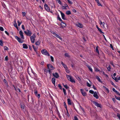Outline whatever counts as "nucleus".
Wrapping results in <instances>:
<instances>
[{
	"label": "nucleus",
	"instance_id": "nucleus-24",
	"mask_svg": "<svg viewBox=\"0 0 120 120\" xmlns=\"http://www.w3.org/2000/svg\"><path fill=\"white\" fill-rule=\"evenodd\" d=\"M96 27L97 28V29H98V30L100 32V33H103V32H102L101 30L98 27V26L97 25H96Z\"/></svg>",
	"mask_w": 120,
	"mask_h": 120
},
{
	"label": "nucleus",
	"instance_id": "nucleus-40",
	"mask_svg": "<svg viewBox=\"0 0 120 120\" xmlns=\"http://www.w3.org/2000/svg\"><path fill=\"white\" fill-rule=\"evenodd\" d=\"M80 109L83 111V112H84V109L80 106Z\"/></svg>",
	"mask_w": 120,
	"mask_h": 120
},
{
	"label": "nucleus",
	"instance_id": "nucleus-4",
	"mask_svg": "<svg viewBox=\"0 0 120 120\" xmlns=\"http://www.w3.org/2000/svg\"><path fill=\"white\" fill-rule=\"evenodd\" d=\"M24 32L27 35L29 36H30L32 34L31 32L28 29L26 31H24Z\"/></svg>",
	"mask_w": 120,
	"mask_h": 120
},
{
	"label": "nucleus",
	"instance_id": "nucleus-17",
	"mask_svg": "<svg viewBox=\"0 0 120 120\" xmlns=\"http://www.w3.org/2000/svg\"><path fill=\"white\" fill-rule=\"evenodd\" d=\"M68 104L69 105H71L73 103L71 101V100L69 99H67Z\"/></svg>",
	"mask_w": 120,
	"mask_h": 120
},
{
	"label": "nucleus",
	"instance_id": "nucleus-54",
	"mask_svg": "<svg viewBox=\"0 0 120 120\" xmlns=\"http://www.w3.org/2000/svg\"><path fill=\"white\" fill-rule=\"evenodd\" d=\"M22 29L24 30H25V27L23 25H22Z\"/></svg>",
	"mask_w": 120,
	"mask_h": 120
},
{
	"label": "nucleus",
	"instance_id": "nucleus-22",
	"mask_svg": "<svg viewBox=\"0 0 120 120\" xmlns=\"http://www.w3.org/2000/svg\"><path fill=\"white\" fill-rule=\"evenodd\" d=\"M61 27L63 28L65 27L66 26V24L64 22H62L61 24Z\"/></svg>",
	"mask_w": 120,
	"mask_h": 120
},
{
	"label": "nucleus",
	"instance_id": "nucleus-3",
	"mask_svg": "<svg viewBox=\"0 0 120 120\" xmlns=\"http://www.w3.org/2000/svg\"><path fill=\"white\" fill-rule=\"evenodd\" d=\"M41 52L43 54L48 56H50L48 52L47 51L46 49H43L41 51Z\"/></svg>",
	"mask_w": 120,
	"mask_h": 120
},
{
	"label": "nucleus",
	"instance_id": "nucleus-28",
	"mask_svg": "<svg viewBox=\"0 0 120 120\" xmlns=\"http://www.w3.org/2000/svg\"><path fill=\"white\" fill-rule=\"evenodd\" d=\"M66 13L68 15H69L71 14V13L70 11H66Z\"/></svg>",
	"mask_w": 120,
	"mask_h": 120
},
{
	"label": "nucleus",
	"instance_id": "nucleus-50",
	"mask_svg": "<svg viewBox=\"0 0 120 120\" xmlns=\"http://www.w3.org/2000/svg\"><path fill=\"white\" fill-rule=\"evenodd\" d=\"M0 30L1 31H3L4 29L2 27L0 26Z\"/></svg>",
	"mask_w": 120,
	"mask_h": 120
},
{
	"label": "nucleus",
	"instance_id": "nucleus-57",
	"mask_svg": "<svg viewBox=\"0 0 120 120\" xmlns=\"http://www.w3.org/2000/svg\"><path fill=\"white\" fill-rule=\"evenodd\" d=\"M67 112L66 114V115H67V116H68L69 117V114L68 112L67 109Z\"/></svg>",
	"mask_w": 120,
	"mask_h": 120
},
{
	"label": "nucleus",
	"instance_id": "nucleus-37",
	"mask_svg": "<svg viewBox=\"0 0 120 120\" xmlns=\"http://www.w3.org/2000/svg\"><path fill=\"white\" fill-rule=\"evenodd\" d=\"M114 92H115L117 94L120 96V94L118 92L117 90H113Z\"/></svg>",
	"mask_w": 120,
	"mask_h": 120
},
{
	"label": "nucleus",
	"instance_id": "nucleus-59",
	"mask_svg": "<svg viewBox=\"0 0 120 120\" xmlns=\"http://www.w3.org/2000/svg\"><path fill=\"white\" fill-rule=\"evenodd\" d=\"M74 120H78V118H77V117L75 116L74 117Z\"/></svg>",
	"mask_w": 120,
	"mask_h": 120
},
{
	"label": "nucleus",
	"instance_id": "nucleus-27",
	"mask_svg": "<svg viewBox=\"0 0 120 120\" xmlns=\"http://www.w3.org/2000/svg\"><path fill=\"white\" fill-rule=\"evenodd\" d=\"M96 77L99 82H101V80L100 78L98 76H96Z\"/></svg>",
	"mask_w": 120,
	"mask_h": 120
},
{
	"label": "nucleus",
	"instance_id": "nucleus-42",
	"mask_svg": "<svg viewBox=\"0 0 120 120\" xmlns=\"http://www.w3.org/2000/svg\"><path fill=\"white\" fill-rule=\"evenodd\" d=\"M115 97L116 99L119 100H120V97H117L116 96H115Z\"/></svg>",
	"mask_w": 120,
	"mask_h": 120
},
{
	"label": "nucleus",
	"instance_id": "nucleus-51",
	"mask_svg": "<svg viewBox=\"0 0 120 120\" xmlns=\"http://www.w3.org/2000/svg\"><path fill=\"white\" fill-rule=\"evenodd\" d=\"M103 87L104 88V89H105L106 90H108V89L105 86H103Z\"/></svg>",
	"mask_w": 120,
	"mask_h": 120
},
{
	"label": "nucleus",
	"instance_id": "nucleus-64",
	"mask_svg": "<svg viewBox=\"0 0 120 120\" xmlns=\"http://www.w3.org/2000/svg\"><path fill=\"white\" fill-rule=\"evenodd\" d=\"M72 11L73 12L75 13L76 12V10L75 9H73L72 10Z\"/></svg>",
	"mask_w": 120,
	"mask_h": 120
},
{
	"label": "nucleus",
	"instance_id": "nucleus-35",
	"mask_svg": "<svg viewBox=\"0 0 120 120\" xmlns=\"http://www.w3.org/2000/svg\"><path fill=\"white\" fill-rule=\"evenodd\" d=\"M3 81L5 83V84L7 86L8 83L6 80L5 79H4L3 80Z\"/></svg>",
	"mask_w": 120,
	"mask_h": 120
},
{
	"label": "nucleus",
	"instance_id": "nucleus-32",
	"mask_svg": "<svg viewBox=\"0 0 120 120\" xmlns=\"http://www.w3.org/2000/svg\"><path fill=\"white\" fill-rule=\"evenodd\" d=\"M68 3L70 4H72V2L71 0H67Z\"/></svg>",
	"mask_w": 120,
	"mask_h": 120
},
{
	"label": "nucleus",
	"instance_id": "nucleus-26",
	"mask_svg": "<svg viewBox=\"0 0 120 120\" xmlns=\"http://www.w3.org/2000/svg\"><path fill=\"white\" fill-rule=\"evenodd\" d=\"M40 41L38 40L35 43V44L37 45H40Z\"/></svg>",
	"mask_w": 120,
	"mask_h": 120
},
{
	"label": "nucleus",
	"instance_id": "nucleus-9",
	"mask_svg": "<svg viewBox=\"0 0 120 120\" xmlns=\"http://www.w3.org/2000/svg\"><path fill=\"white\" fill-rule=\"evenodd\" d=\"M45 8V10L48 12L50 11V8H49L48 5L46 4H45L44 5Z\"/></svg>",
	"mask_w": 120,
	"mask_h": 120
},
{
	"label": "nucleus",
	"instance_id": "nucleus-16",
	"mask_svg": "<svg viewBox=\"0 0 120 120\" xmlns=\"http://www.w3.org/2000/svg\"><path fill=\"white\" fill-rule=\"evenodd\" d=\"M32 74H33V75H34V77H33V78H34V79L37 80V75L34 72H32Z\"/></svg>",
	"mask_w": 120,
	"mask_h": 120
},
{
	"label": "nucleus",
	"instance_id": "nucleus-39",
	"mask_svg": "<svg viewBox=\"0 0 120 120\" xmlns=\"http://www.w3.org/2000/svg\"><path fill=\"white\" fill-rule=\"evenodd\" d=\"M17 23H18V25L19 26L21 23V22H20L19 21V20L17 21Z\"/></svg>",
	"mask_w": 120,
	"mask_h": 120
},
{
	"label": "nucleus",
	"instance_id": "nucleus-44",
	"mask_svg": "<svg viewBox=\"0 0 120 120\" xmlns=\"http://www.w3.org/2000/svg\"><path fill=\"white\" fill-rule=\"evenodd\" d=\"M111 67L110 66H109L107 68V69L108 71H110V70L111 69Z\"/></svg>",
	"mask_w": 120,
	"mask_h": 120
},
{
	"label": "nucleus",
	"instance_id": "nucleus-49",
	"mask_svg": "<svg viewBox=\"0 0 120 120\" xmlns=\"http://www.w3.org/2000/svg\"><path fill=\"white\" fill-rule=\"evenodd\" d=\"M86 85L88 87H90L91 86V85L88 82H87L86 83Z\"/></svg>",
	"mask_w": 120,
	"mask_h": 120
},
{
	"label": "nucleus",
	"instance_id": "nucleus-29",
	"mask_svg": "<svg viewBox=\"0 0 120 120\" xmlns=\"http://www.w3.org/2000/svg\"><path fill=\"white\" fill-rule=\"evenodd\" d=\"M64 87L66 88V89H68L69 88L68 86L66 84L64 85L63 83V84Z\"/></svg>",
	"mask_w": 120,
	"mask_h": 120
},
{
	"label": "nucleus",
	"instance_id": "nucleus-6",
	"mask_svg": "<svg viewBox=\"0 0 120 120\" xmlns=\"http://www.w3.org/2000/svg\"><path fill=\"white\" fill-rule=\"evenodd\" d=\"M93 103L94 104L96 105L97 107H100L101 108L102 107V105H101L100 104L98 103L97 102L95 101H93Z\"/></svg>",
	"mask_w": 120,
	"mask_h": 120
},
{
	"label": "nucleus",
	"instance_id": "nucleus-31",
	"mask_svg": "<svg viewBox=\"0 0 120 120\" xmlns=\"http://www.w3.org/2000/svg\"><path fill=\"white\" fill-rule=\"evenodd\" d=\"M56 1L59 4H60V5H62V3L61 1L60 0H56Z\"/></svg>",
	"mask_w": 120,
	"mask_h": 120
},
{
	"label": "nucleus",
	"instance_id": "nucleus-7",
	"mask_svg": "<svg viewBox=\"0 0 120 120\" xmlns=\"http://www.w3.org/2000/svg\"><path fill=\"white\" fill-rule=\"evenodd\" d=\"M47 66L48 69L49 70H53L54 69V68L50 64L47 65Z\"/></svg>",
	"mask_w": 120,
	"mask_h": 120
},
{
	"label": "nucleus",
	"instance_id": "nucleus-36",
	"mask_svg": "<svg viewBox=\"0 0 120 120\" xmlns=\"http://www.w3.org/2000/svg\"><path fill=\"white\" fill-rule=\"evenodd\" d=\"M38 85L39 86H41V84L40 82V81L39 80V81H38Z\"/></svg>",
	"mask_w": 120,
	"mask_h": 120
},
{
	"label": "nucleus",
	"instance_id": "nucleus-11",
	"mask_svg": "<svg viewBox=\"0 0 120 120\" xmlns=\"http://www.w3.org/2000/svg\"><path fill=\"white\" fill-rule=\"evenodd\" d=\"M19 34L21 38L23 39H24V38L23 34V32L21 30L19 31Z\"/></svg>",
	"mask_w": 120,
	"mask_h": 120
},
{
	"label": "nucleus",
	"instance_id": "nucleus-41",
	"mask_svg": "<svg viewBox=\"0 0 120 120\" xmlns=\"http://www.w3.org/2000/svg\"><path fill=\"white\" fill-rule=\"evenodd\" d=\"M57 18H58V19L60 21H62V20L59 17V15H58V16Z\"/></svg>",
	"mask_w": 120,
	"mask_h": 120
},
{
	"label": "nucleus",
	"instance_id": "nucleus-56",
	"mask_svg": "<svg viewBox=\"0 0 120 120\" xmlns=\"http://www.w3.org/2000/svg\"><path fill=\"white\" fill-rule=\"evenodd\" d=\"M89 92L92 94H93L94 93L93 90H89Z\"/></svg>",
	"mask_w": 120,
	"mask_h": 120
},
{
	"label": "nucleus",
	"instance_id": "nucleus-53",
	"mask_svg": "<svg viewBox=\"0 0 120 120\" xmlns=\"http://www.w3.org/2000/svg\"><path fill=\"white\" fill-rule=\"evenodd\" d=\"M36 96L38 98H39L40 97V94H38Z\"/></svg>",
	"mask_w": 120,
	"mask_h": 120
},
{
	"label": "nucleus",
	"instance_id": "nucleus-1",
	"mask_svg": "<svg viewBox=\"0 0 120 120\" xmlns=\"http://www.w3.org/2000/svg\"><path fill=\"white\" fill-rule=\"evenodd\" d=\"M66 77L68 79L72 82L75 83V81L72 77L70 75H66Z\"/></svg>",
	"mask_w": 120,
	"mask_h": 120
},
{
	"label": "nucleus",
	"instance_id": "nucleus-55",
	"mask_svg": "<svg viewBox=\"0 0 120 120\" xmlns=\"http://www.w3.org/2000/svg\"><path fill=\"white\" fill-rule=\"evenodd\" d=\"M26 13L25 12H22V15L23 16H25Z\"/></svg>",
	"mask_w": 120,
	"mask_h": 120
},
{
	"label": "nucleus",
	"instance_id": "nucleus-34",
	"mask_svg": "<svg viewBox=\"0 0 120 120\" xmlns=\"http://www.w3.org/2000/svg\"><path fill=\"white\" fill-rule=\"evenodd\" d=\"M94 70L95 71H99V70L98 68L95 67L94 68Z\"/></svg>",
	"mask_w": 120,
	"mask_h": 120
},
{
	"label": "nucleus",
	"instance_id": "nucleus-15",
	"mask_svg": "<svg viewBox=\"0 0 120 120\" xmlns=\"http://www.w3.org/2000/svg\"><path fill=\"white\" fill-rule=\"evenodd\" d=\"M21 107L22 109V110L24 111V106L25 105L23 103H21L20 104Z\"/></svg>",
	"mask_w": 120,
	"mask_h": 120
},
{
	"label": "nucleus",
	"instance_id": "nucleus-18",
	"mask_svg": "<svg viewBox=\"0 0 120 120\" xmlns=\"http://www.w3.org/2000/svg\"><path fill=\"white\" fill-rule=\"evenodd\" d=\"M93 96L94 97L96 98V99H98V96L97 93L96 92H95L94 93Z\"/></svg>",
	"mask_w": 120,
	"mask_h": 120
},
{
	"label": "nucleus",
	"instance_id": "nucleus-38",
	"mask_svg": "<svg viewBox=\"0 0 120 120\" xmlns=\"http://www.w3.org/2000/svg\"><path fill=\"white\" fill-rule=\"evenodd\" d=\"M50 58L52 62H53L54 61V59L53 57L52 56H50Z\"/></svg>",
	"mask_w": 120,
	"mask_h": 120
},
{
	"label": "nucleus",
	"instance_id": "nucleus-5",
	"mask_svg": "<svg viewBox=\"0 0 120 120\" xmlns=\"http://www.w3.org/2000/svg\"><path fill=\"white\" fill-rule=\"evenodd\" d=\"M75 25L77 27L81 28H82L83 27V25L79 22H76L75 24Z\"/></svg>",
	"mask_w": 120,
	"mask_h": 120
},
{
	"label": "nucleus",
	"instance_id": "nucleus-10",
	"mask_svg": "<svg viewBox=\"0 0 120 120\" xmlns=\"http://www.w3.org/2000/svg\"><path fill=\"white\" fill-rule=\"evenodd\" d=\"M53 76L56 78H58L59 77V75L56 72L54 73H53Z\"/></svg>",
	"mask_w": 120,
	"mask_h": 120
},
{
	"label": "nucleus",
	"instance_id": "nucleus-47",
	"mask_svg": "<svg viewBox=\"0 0 120 120\" xmlns=\"http://www.w3.org/2000/svg\"><path fill=\"white\" fill-rule=\"evenodd\" d=\"M58 87L60 88V89L61 90L62 89V86L60 84H59L58 85Z\"/></svg>",
	"mask_w": 120,
	"mask_h": 120
},
{
	"label": "nucleus",
	"instance_id": "nucleus-63",
	"mask_svg": "<svg viewBox=\"0 0 120 120\" xmlns=\"http://www.w3.org/2000/svg\"><path fill=\"white\" fill-rule=\"evenodd\" d=\"M63 92L64 93V95H66V90H63Z\"/></svg>",
	"mask_w": 120,
	"mask_h": 120
},
{
	"label": "nucleus",
	"instance_id": "nucleus-61",
	"mask_svg": "<svg viewBox=\"0 0 120 120\" xmlns=\"http://www.w3.org/2000/svg\"><path fill=\"white\" fill-rule=\"evenodd\" d=\"M5 59L6 61H7L8 60V56H6L5 57Z\"/></svg>",
	"mask_w": 120,
	"mask_h": 120
},
{
	"label": "nucleus",
	"instance_id": "nucleus-19",
	"mask_svg": "<svg viewBox=\"0 0 120 120\" xmlns=\"http://www.w3.org/2000/svg\"><path fill=\"white\" fill-rule=\"evenodd\" d=\"M81 92L83 96H85L86 95V93L84 90H81Z\"/></svg>",
	"mask_w": 120,
	"mask_h": 120
},
{
	"label": "nucleus",
	"instance_id": "nucleus-20",
	"mask_svg": "<svg viewBox=\"0 0 120 120\" xmlns=\"http://www.w3.org/2000/svg\"><path fill=\"white\" fill-rule=\"evenodd\" d=\"M56 37L58 38L60 40H62V38L60 37L58 34H55V35Z\"/></svg>",
	"mask_w": 120,
	"mask_h": 120
},
{
	"label": "nucleus",
	"instance_id": "nucleus-45",
	"mask_svg": "<svg viewBox=\"0 0 120 120\" xmlns=\"http://www.w3.org/2000/svg\"><path fill=\"white\" fill-rule=\"evenodd\" d=\"M4 50H8V48L6 46L4 47Z\"/></svg>",
	"mask_w": 120,
	"mask_h": 120
},
{
	"label": "nucleus",
	"instance_id": "nucleus-46",
	"mask_svg": "<svg viewBox=\"0 0 120 120\" xmlns=\"http://www.w3.org/2000/svg\"><path fill=\"white\" fill-rule=\"evenodd\" d=\"M65 56L68 57H69V54L68 53H66L65 54Z\"/></svg>",
	"mask_w": 120,
	"mask_h": 120
},
{
	"label": "nucleus",
	"instance_id": "nucleus-25",
	"mask_svg": "<svg viewBox=\"0 0 120 120\" xmlns=\"http://www.w3.org/2000/svg\"><path fill=\"white\" fill-rule=\"evenodd\" d=\"M52 83L54 84H55V79L53 78H52Z\"/></svg>",
	"mask_w": 120,
	"mask_h": 120
},
{
	"label": "nucleus",
	"instance_id": "nucleus-62",
	"mask_svg": "<svg viewBox=\"0 0 120 120\" xmlns=\"http://www.w3.org/2000/svg\"><path fill=\"white\" fill-rule=\"evenodd\" d=\"M110 47L113 50V46L112 44L110 45Z\"/></svg>",
	"mask_w": 120,
	"mask_h": 120
},
{
	"label": "nucleus",
	"instance_id": "nucleus-58",
	"mask_svg": "<svg viewBox=\"0 0 120 120\" xmlns=\"http://www.w3.org/2000/svg\"><path fill=\"white\" fill-rule=\"evenodd\" d=\"M63 66L64 67V68H65V69H67V66L65 64H64Z\"/></svg>",
	"mask_w": 120,
	"mask_h": 120
},
{
	"label": "nucleus",
	"instance_id": "nucleus-12",
	"mask_svg": "<svg viewBox=\"0 0 120 120\" xmlns=\"http://www.w3.org/2000/svg\"><path fill=\"white\" fill-rule=\"evenodd\" d=\"M100 24L101 25V26L102 28H105V23L104 22H102L101 21H100Z\"/></svg>",
	"mask_w": 120,
	"mask_h": 120
},
{
	"label": "nucleus",
	"instance_id": "nucleus-13",
	"mask_svg": "<svg viewBox=\"0 0 120 120\" xmlns=\"http://www.w3.org/2000/svg\"><path fill=\"white\" fill-rule=\"evenodd\" d=\"M60 12L61 15L62 19L64 20H65L66 19L65 17L64 14L61 11H60Z\"/></svg>",
	"mask_w": 120,
	"mask_h": 120
},
{
	"label": "nucleus",
	"instance_id": "nucleus-48",
	"mask_svg": "<svg viewBox=\"0 0 120 120\" xmlns=\"http://www.w3.org/2000/svg\"><path fill=\"white\" fill-rule=\"evenodd\" d=\"M64 107H65L66 109L67 110V106L66 104V103L65 102H64Z\"/></svg>",
	"mask_w": 120,
	"mask_h": 120
},
{
	"label": "nucleus",
	"instance_id": "nucleus-33",
	"mask_svg": "<svg viewBox=\"0 0 120 120\" xmlns=\"http://www.w3.org/2000/svg\"><path fill=\"white\" fill-rule=\"evenodd\" d=\"M98 46H97V47H96V52L98 54H99V51H98Z\"/></svg>",
	"mask_w": 120,
	"mask_h": 120
},
{
	"label": "nucleus",
	"instance_id": "nucleus-43",
	"mask_svg": "<svg viewBox=\"0 0 120 120\" xmlns=\"http://www.w3.org/2000/svg\"><path fill=\"white\" fill-rule=\"evenodd\" d=\"M0 45L1 46H3V42L1 40L0 41Z\"/></svg>",
	"mask_w": 120,
	"mask_h": 120
},
{
	"label": "nucleus",
	"instance_id": "nucleus-2",
	"mask_svg": "<svg viewBox=\"0 0 120 120\" xmlns=\"http://www.w3.org/2000/svg\"><path fill=\"white\" fill-rule=\"evenodd\" d=\"M36 37L35 34H33L30 37V40L32 43H34L35 42V38Z\"/></svg>",
	"mask_w": 120,
	"mask_h": 120
},
{
	"label": "nucleus",
	"instance_id": "nucleus-14",
	"mask_svg": "<svg viewBox=\"0 0 120 120\" xmlns=\"http://www.w3.org/2000/svg\"><path fill=\"white\" fill-rule=\"evenodd\" d=\"M68 6L67 4H65L64 5L61 6V8L62 9H65L67 7H68Z\"/></svg>",
	"mask_w": 120,
	"mask_h": 120
},
{
	"label": "nucleus",
	"instance_id": "nucleus-8",
	"mask_svg": "<svg viewBox=\"0 0 120 120\" xmlns=\"http://www.w3.org/2000/svg\"><path fill=\"white\" fill-rule=\"evenodd\" d=\"M15 38L19 43H22V42L23 41L20 38H19L18 36H16L15 37Z\"/></svg>",
	"mask_w": 120,
	"mask_h": 120
},
{
	"label": "nucleus",
	"instance_id": "nucleus-21",
	"mask_svg": "<svg viewBox=\"0 0 120 120\" xmlns=\"http://www.w3.org/2000/svg\"><path fill=\"white\" fill-rule=\"evenodd\" d=\"M23 48L25 49H27L28 48V46L27 45L25 44H24L23 45Z\"/></svg>",
	"mask_w": 120,
	"mask_h": 120
},
{
	"label": "nucleus",
	"instance_id": "nucleus-52",
	"mask_svg": "<svg viewBox=\"0 0 120 120\" xmlns=\"http://www.w3.org/2000/svg\"><path fill=\"white\" fill-rule=\"evenodd\" d=\"M117 116L120 120V114L119 113H117Z\"/></svg>",
	"mask_w": 120,
	"mask_h": 120
},
{
	"label": "nucleus",
	"instance_id": "nucleus-60",
	"mask_svg": "<svg viewBox=\"0 0 120 120\" xmlns=\"http://www.w3.org/2000/svg\"><path fill=\"white\" fill-rule=\"evenodd\" d=\"M97 3L98 6H102L101 4L100 3H99H99Z\"/></svg>",
	"mask_w": 120,
	"mask_h": 120
},
{
	"label": "nucleus",
	"instance_id": "nucleus-23",
	"mask_svg": "<svg viewBox=\"0 0 120 120\" xmlns=\"http://www.w3.org/2000/svg\"><path fill=\"white\" fill-rule=\"evenodd\" d=\"M87 67L89 69V70L91 72H93V70L92 69V68H91L89 65H87Z\"/></svg>",
	"mask_w": 120,
	"mask_h": 120
},
{
	"label": "nucleus",
	"instance_id": "nucleus-30",
	"mask_svg": "<svg viewBox=\"0 0 120 120\" xmlns=\"http://www.w3.org/2000/svg\"><path fill=\"white\" fill-rule=\"evenodd\" d=\"M14 22H15V23L14 24V26L16 28H17V29H18V27H17V23H16V21L15 20L14 21Z\"/></svg>",
	"mask_w": 120,
	"mask_h": 120
}]
</instances>
